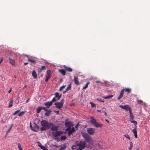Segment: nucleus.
Listing matches in <instances>:
<instances>
[{
  "mask_svg": "<svg viewBox=\"0 0 150 150\" xmlns=\"http://www.w3.org/2000/svg\"><path fill=\"white\" fill-rule=\"evenodd\" d=\"M81 134L86 142H88L91 145L94 144V141L91 136L89 135L87 133L83 132H81Z\"/></svg>",
  "mask_w": 150,
  "mask_h": 150,
  "instance_id": "nucleus-1",
  "label": "nucleus"
},
{
  "mask_svg": "<svg viewBox=\"0 0 150 150\" xmlns=\"http://www.w3.org/2000/svg\"><path fill=\"white\" fill-rule=\"evenodd\" d=\"M51 122H48L45 120H42L40 123L42 127L40 128L42 131L50 129V125Z\"/></svg>",
  "mask_w": 150,
  "mask_h": 150,
  "instance_id": "nucleus-2",
  "label": "nucleus"
},
{
  "mask_svg": "<svg viewBox=\"0 0 150 150\" xmlns=\"http://www.w3.org/2000/svg\"><path fill=\"white\" fill-rule=\"evenodd\" d=\"M91 120H90V122L91 123L94 125L96 127L98 128L100 127L101 128L103 126V125L102 124H99L96 122V120L92 117H91Z\"/></svg>",
  "mask_w": 150,
  "mask_h": 150,
  "instance_id": "nucleus-3",
  "label": "nucleus"
},
{
  "mask_svg": "<svg viewBox=\"0 0 150 150\" xmlns=\"http://www.w3.org/2000/svg\"><path fill=\"white\" fill-rule=\"evenodd\" d=\"M85 144L86 142H85L81 141L77 143V145L79 147L77 150H82L85 147Z\"/></svg>",
  "mask_w": 150,
  "mask_h": 150,
  "instance_id": "nucleus-4",
  "label": "nucleus"
},
{
  "mask_svg": "<svg viewBox=\"0 0 150 150\" xmlns=\"http://www.w3.org/2000/svg\"><path fill=\"white\" fill-rule=\"evenodd\" d=\"M64 102V99H62L60 102L55 103L54 105H56V107L59 109H60L63 106Z\"/></svg>",
  "mask_w": 150,
  "mask_h": 150,
  "instance_id": "nucleus-5",
  "label": "nucleus"
},
{
  "mask_svg": "<svg viewBox=\"0 0 150 150\" xmlns=\"http://www.w3.org/2000/svg\"><path fill=\"white\" fill-rule=\"evenodd\" d=\"M119 107L122 109H125L126 111H129V112L132 111V109L128 105H120Z\"/></svg>",
  "mask_w": 150,
  "mask_h": 150,
  "instance_id": "nucleus-6",
  "label": "nucleus"
},
{
  "mask_svg": "<svg viewBox=\"0 0 150 150\" xmlns=\"http://www.w3.org/2000/svg\"><path fill=\"white\" fill-rule=\"evenodd\" d=\"M96 129L92 128H88L87 129V132L88 134L91 135L94 134L95 132Z\"/></svg>",
  "mask_w": 150,
  "mask_h": 150,
  "instance_id": "nucleus-7",
  "label": "nucleus"
},
{
  "mask_svg": "<svg viewBox=\"0 0 150 150\" xmlns=\"http://www.w3.org/2000/svg\"><path fill=\"white\" fill-rule=\"evenodd\" d=\"M63 132L62 131H57V130L56 131H52V135L54 137H57L58 136H59Z\"/></svg>",
  "mask_w": 150,
  "mask_h": 150,
  "instance_id": "nucleus-8",
  "label": "nucleus"
},
{
  "mask_svg": "<svg viewBox=\"0 0 150 150\" xmlns=\"http://www.w3.org/2000/svg\"><path fill=\"white\" fill-rule=\"evenodd\" d=\"M66 131L68 132V134L70 135L72 132H74L75 129L74 127L71 128V126H69L66 129Z\"/></svg>",
  "mask_w": 150,
  "mask_h": 150,
  "instance_id": "nucleus-9",
  "label": "nucleus"
},
{
  "mask_svg": "<svg viewBox=\"0 0 150 150\" xmlns=\"http://www.w3.org/2000/svg\"><path fill=\"white\" fill-rule=\"evenodd\" d=\"M51 71L50 70H47V71L46 78L45 80V81L47 82L48 80L51 78Z\"/></svg>",
  "mask_w": 150,
  "mask_h": 150,
  "instance_id": "nucleus-10",
  "label": "nucleus"
},
{
  "mask_svg": "<svg viewBox=\"0 0 150 150\" xmlns=\"http://www.w3.org/2000/svg\"><path fill=\"white\" fill-rule=\"evenodd\" d=\"M50 128L52 131H57V130L58 127L54 125L52 123H50Z\"/></svg>",
  "mask_w": 150,
  "mask_h": 150,
  "instance_id": "nucleus-11",
  "label": "nucleus"
},
{
  "mask_svg": "<svg viewBox=\"0 0 150 150\" xmlns=\"http://www.w3.org/2000/svg\"><path fill=\"white\" fill-rule=\"evenodd\" d=\"M124 90H125V89L123 88L121 90V91L120 92V94L117 98V99L118 100H120L123 97L124 91Z\"/></svg>",
  "mask_w": 150,
  "mask_h": 150,
  "instance_id": "nucleus-12",
  "label": "nucleus"
},
{
  "mask_svg": "<svg viewBox=\"0 0 150 150\" xmlns=\"http://www.w3.org/2000/svg\"><path fill=\"white\" fill-rule=\"evenodd\" d=\"M74 81L75 84L76 85H79V84L77 77L74 76Z\"/></svg>",
  "mask_w": 150,
  "mask_h": 150,
  "instance_id": "nucleus-13",
  "label": "nucleus"
},
{
  "mask_svg": "<svg viewBox=\"0 0 150 150\" xmlns=\"http://www.w3.org/2000/svg\"><path fill=\"white\" fill-rule=\"evenodd\" d=\"M63 67L67 71L69 72H71L72 71V69L70 67H67L66 65H64Z\"/></svg>",
  "mask_w": 150,
  "mask_h": 150,
  "instance_id": "nucleus-14",
  "label": "nucleus"
},
{
  "mask_svg": "<svg viewBox=\"0 0 150 150\" xmlns=\"http://www.w3.org/2000/svg\"><path fill=\"white\" fill-rule=\"evenodd\" d=\"M44 104L47 108H49L50 106H51L52 105V102L50 101L47 102H45L44 103Z\"/></svg>",
  "mask_w": 150,
  "mask_h": 150,
  "instance_id": "nucleus-15",
  "label": "nucleus"
},
{
  "mask_svg": "<svg viewBox=\"0 0 150 150\" xmlns=\"http://www.w3.org/2000/svg\"><path fill=\"white\" fill-rule=\"evenodd\" d=\"M132 132L134 134V137L136 138H137V132L136 130V128H134L133 129L132 131Z\"/></svg>",
  "mask_w": 150,
  "mask_h": 150,
  "instance_id": "nucleus-16",
  "label": "nucleus"
},
{
  "mask_svg": "<svg viewBox=\"0 0 150 150\" xmlns=\"http://www.w3.org/2000/svg\"><path fill=\"white\" fill-rule=\"evenodd\" d=\"M55 97L58 98L57 100H59L61 97V95H59V93L58 92H56L55 93Z\"/></svg>",
  "mask_w": 150,
  "mask_h": 150,
  "instance_id": "nucleus-17",
  "label": "nucleus"
},
{
  "mask_svg": "<svg viewBox=\"0 0 150 150\" xmlns=\"http://www.w3.org/2000/svg\"><path fill=\"white\" fill-rule=\"evenodd\" d=\"M32 75V76L34 78L36 79L37 78V75L35 70H34L33 71Z\"/></svg>",
  "mask_w": 150,
  "mask_h": 150,
  "instance_id": "nucleus-18",
  "label": "nucleus"
},
{
  "mask_svg": "<svg viewBox=\"0 0 150 150\" xmlns=\"http://www.w3.org/2000/svg\"><path fill=\"white\" fill-rule=\"evenodd\" d=\"M9 59L10 61V63L13 65H14L15 64V61L14 60L9 57Z\"/></svg>",
  "mask_w": 150,
  "mask_h": 150,
  "instance_id": "nucleus-19",
  "label": "nucleus"
},
{
  "mask_svg": "<svg viewBox=\"0 0 150 150\" xmlns=\"http://www.w3.org/2000/svg\"><path fill=\"white\" fill-rule=\"evenodd\" d=\"M47 112L45 113V115L47 116H49L50 115V113L51 112V110H48V111H47Z\"/></svg>",
  "mask_w": 150,
  "mask_h": 150,
  "instance_id": "nucleus-20",
  "label": "nucleus"
},
{
  "mask_svg": "<svg viewBox=\"0 0 150 150\" xmlns=\"http://www.w3.org/2000/svg\"><path fill=\"white\" fill-rule=\"evenodd\" d=\"M42 110L41 106H39L36 109V112L37 113H39Z\"/></svg>",
  "mask_w": 150,
  "mask_h": 150,
  "instance_id": "nucleus-21",
  "label": "nucleus"
},
{
  "mask_svg": "<svg viewBox=\"0 0 150 150\" xmlns=\"http://www.w3.org/2000/svg\"><path fill=\"white\" fill-rule=\"evenodd\" d=\"M59 71L64 76L66 75L65 71L63 69H59Z\"/></svg>",
  "mask_w": 150,
  "mask_h": 150,
  "instance_id": "nucleus-22",
  "label": "nucleus"
},
{
  "mask_svg": "<svg viewBox=\"0 0 150 150\" xmlns=\"http://www.w3.org/2000/svg\"><path fill=\"white\" fill-rule=\"evenodd\" d=\"M130 114L129 117H130V120H133L134 118V115L132 113V111L130 112H129Z\"/></svg>",
  "mask_w": 150,
  "mask_h": 150,
  "instance_id": "nucleus-23",
  "label": "nucleus"
},
{
  "mask_svg": "<svg viewBox=\"0 0 150 150\" xmlns=\"http://www.w3.org/2000/svg\"><path fill=\"white\" fill-rule=\"evenodd\" d=\"M113 96L112 95L107 96H104L103 97V98L107 99H108L109 98H112Z\"/></svg>",
  "mask_w": 150,
  "mask_h": 150,
  "instance_id": "nucleus-24",
  "label": "nucleus"
},
{
  "mask_svg": "<svg viewBox=\"0 0 150 150\" xmlns=\"http://www.w3.org/2000/svg\"><path fill=\"white\" fill-rule=\"evenodd\" d=\"M71 84L70 83L67 86V88L66 89V91H68L69 90L71 89Z\"/></svg>",
  "mask_w": 150,
  "mask_h": 150,
  "instance_id": "nucleus-25",
  "label": "nucleus"
},
{
  "mask_svg": "<svg viewBox=\"0 0 150 150\" xmlns=\"http://www.w3.org/2000/svg\"><path fill=\"white\" fill-rule=\"evenodd\" d=\"M130 121L131 122L133 123L135 126H136L137 124V122L136 121L133 120H130Z\"/></svg>",
  "mask_w": 150,
  "mask_h": 150,
  "instance_id": "nucleus-26",
  "label": "nucleus"
},
{
  "mask_svg": "<svg viewBox=\"0 0 150 150\" xmlns=\"http://www.w3.org/2000/svg\"><path fill=\"white\" fill-rule=\"evenodd\" d=\"M38 146H39L40 147L41 149H44V146L42 145V144L38 142Z\"/></svg>",
  "mask_w": 150,
  "mask_h": 150,
  "instance_id": "nucleus-27",
  "label": "nucleus"
},
{
  "mask_svg": "<svg viewBox=\"0 0 150 150\" xmlns=\"http://www.w3.org/2000/svg\"><path fill=\"white\" fill-rule=\"evenodd\" d=\"M13 102L12 100H11L9 103V105L8 107L9 108L11 107L13 105Z\"/></svg>",
  "mask_w": 150,
  "mask_h": 150,
  "instance_id": "nucleus-28",
  "label": "nucleus"
},
{
  "mask_svg": "<svg viewBox=\"0 0 150 150\" xmlns=\"http://www.w3.org/2000/svg\"><path fill=\"white\" fill-rule=\"evenodd\" d=\"M45 69V66H42L41 67V68L39 70V71L41 72L42 71Z\"/></svg>",
  "mask_w": 150,
  "mask_h": 150,
  "instance_id": "nucleus-29",
  "label": "nucleus"
},
{
  "mask_svg": "<svg viewBox=\"0 0 150 150\" xmlns=\"http://www.w3.org/2000/svg\"><path fill=\"white\" fill-rule=\"evenodd\" d=\"M90 83V82H88L86 84L85 86H84L83 88V89H85L88 86V85Z\"/></svg>",
  "mask_w": 150,
  "mask_h": 150,
  "instance_id": "nucleus-30",
  "label": "nucleus"
},
{
  "mask_svg": "<svg viewBox=\"0 0 150 150\" xmlns=\"http://www.w3.org/2000/svg\"><path fill=\"white\" fill-rule=\"evenodd\" d=\"M18 145L19 150H23L22 148L21 147V145L19 143H18Z\"/></svg>",
  "mask_w": 150,
  "mask_h": 150,
  "instance_id": "nucleus-31",
  "label": "nucleus"
},
{
  "mask_svg": "<svg viewBox=\"0 0 150 150\" xmlns=\"http://www.w3.org/2000/svg\"><path fill=\"white\" fill-rule=\"evenodd\" d=\"M30 128L31 129L34 131H36V130L35 129V128L34 127H33L32 126L31 123V122L30 123Z\"/></svg>",
  "mask_w": 150,
  "mask_h": 150,
  "instance_id": "nucleus-32",
  "label": "nucleus"
},
{
  "mask_svg": "<svg viewBox=\"0 0 150 150\" xmlns=\"http://www.w3.org/2000/svg\"><path fill=\"white\" fill-rule=\"evenodd\" d=\"M67 137L65 136H62L60 137V139L61 140H65Z\"/></svg>",
  "mask_w": 150,
  "mask_h": 150,
  "instance_id": "nucleus-33",
  "label": "nucleus"
},
{
  "mask_svg": "<svg viewBox=\"0 0 150 150\" xmlns=\"http://www.w3.org/2000/svg\"><path fill=\"white\" fill-rule=\"evenodd\" d=\"M28 61L34 64L35 63V61L33 59H28Z\"/></svg>",
  "mask_w": 150,
  "mask_h": 150,
  "instance_id": "nucleus-34",
  "label": "nucleus"
},
{
  "mask_svg": "<svg viewBox=\"0 0 150 150\" xmlns=\"http://www.w3.org/2000/svg\"><path fill=\"white\" fill-rule=\"evenodd\" d=\"M125 91L126 92L129 93L131 91V89L129 88H126Z\"/></svg>",
  "mask_w": 150,
  "mask_h": 150,
  "instance_id": "nucleus-35",
  "label": "nucleus"
},
{
  "mask_svg": "<svg viewBox=\"0 0 150 150\" xmlns=\"http://www.w3.org/2000/svg\"><path fill=\"white\" fill-rule=\"evenodd\" d=\"M34 127H34L35 128V129H39V126L38 125H36V124H34Z\"/></svg>",
  "mask_w": 150,
  "mask_h": 150,
  "instance_id": "nucleus-36",
  "label": "nucleus"
},
{
  "mask_svg": "<svg viewBox=\"0 0 150 150\" xmlns=\"http://www.w3.org/2000/svg\"><path fill=\"white\" fill-rule=\"evenodd\" d=\"M133 146V144L132 142H130V146L129 148V150H131Z\"/></svg>",
  "mask_w": 150,
  "mask_h": 150,
  "instance_id": "nucleus-37",
  "label": "nucleus"
},
{
  "mask_svg": "<svg viewBox=\"0 0 150 150\" xmlns=\"http://www.w3.org/2000/svg\"><path fill=\"white\" fill-rule=\"evenodd\" d=\"M24 111L21 112L18 114V115L19 116H21L24 114Z\"/></svg>",
  "mask_w": 150,
  "mask_h": 150,
  "instance_id": "nucleus-38",
  "label": "nucleus"
},
{
  "mask_svg": "<svg viewBox=\"0 0 150 150\" xmlns=\"http://www.w3.org/2000/svg\"><path fill=\"white\" fill-rule=\"evenodd\" d=\"M96 100L99 101H100V102H102L103 103H104L105 102L104 100H101L100 98H97L96 99Z\"/></svg>",
  "mask_w": 150,
  "mask_h": 150,
  "instance_id": "nucleus-39",
  "label": "nucleus"
},
{
  "mask_svg": "<svg viewBox=\"0 0 150 150\" xmlns=\"http://www.w3.org/2000/svg\"><path fill=\"white\" fill-rule=\"evenodd\" d=\"M65 85H63L61 86L59 89V91H61L63 88H65Z\"/></svg>",
  "mask_w": 150,
  "mask_h": 150,
  "instance_id": "nucleus-40",
  "label": "nucleus"
},
{
  "mask_svg": "<svg viewBox=\"0 0 150 150\" xmlns=\"http://www.w3.org/2000/svg\"><path fill=\"white\" fill-rule=\"evenodd\" d=\"M137 101L138 103L140 104L143 103V101L141 100H139L138 99L137 100Z\"/></svg>",
  "mask_w": 150,
  "mask_h": 150,
  "instance_id": "nucleus-41",
  "label": "nucleus"
},
{
  "mask_svg": "<svg viewBox=\"0 0 150 150\" xmlns=\"http://www.w3.org/2000/svg\"><path fill=\"white\" fill-rule=\"evenodd\" d=\"M125 136L127 138H128L129 139H130L129 135L127 134H125Z\"/></svg>",
  "mask_w": 150,
  "mask_h": 150,
  "instance_id": "nucleus-42",
  "label": "nucleus"
},
{
  "mask_svg": "<svg viewBox=\"0 0 150 150\" xmlns=\"http://www.w3.org/2000/svg\"><path fill=\"white\" fill-rule=\"evenodd\" d=\"M90 104H91V107L92 108H93L94 107H95L96 106V105L95 104H94L92 102H91L90 103Z\"/></svg>",
  "mask_w": 150,
  "mask_h": 150,
  "instance_id": "nucleus-43",
  "label": "nucleus"
},
{
  "mask_svg": "<svg viewBox=\"0 0 150 150\" xmlns=\"http://www.w3.org/2000/svg\"><path fill=\"white\" fill-rule=\"evenodd\" d=\"M20 111V110H18L16 111L13 114V115H15L18 112H19Z\"/></svg>",
  "mask_w": 150,
  "mask_h": 150,
  "instance_id": "nucleus-44",
  "label": "nucleus"
},
{
  "mask_svg": "<svg viewBox=\"0 0 150 150\" xmlns=\"http://www.w3.org/2000/svg\"><path fill=\"white\" fill-rule=\"evenodd\" d=\"M42 110L43 109L46 111H48V110H47L45 107H42Z\"/></svg>",
  "mask_w": 150,
  "mask_h": 150,
  "instance_id": "nucleus-45",
  "label": "nucleus"
},
{
  "mask_svg": "<svg viewBox=\"0 0 150 150\" xmlns=\"http://www.w3.org/2000/svg\"><path fill=\"white\" fill-rule=\"evenodd\" d=\"M56 101V100H55V98H54L52 99V101H51V102H52V103L54 102H55Z\"/></svg>",
  "mask_w": 150,
  "mask_h": 150,
  "instance_id": "nucleus-46",
  "label": "nucleus"
},
{
  "mask_svg": "<svg viewBox=\"0 0 150 150\" xmlns=\"http://www.w3.org/2000/svg\"><path fill=\"white\" fill-rule=\"evenodd\" d=\"M65 148L64 147H62L59 150H64Z\"/></svg>",
  "mask_w": 150,
  "mask_h": 150,
  "instance_id": "nucleus-47",
  "label": "nucleus"
},
{
  "mask_svg": "<svg viewBox=\"0 0 150 150\" xmlns=\"http://www.w3.org/2000/svg\"><path fill=\"white\" fill-rule=\"evenodd\" d=\"M12 89V88H11L10 90L8 91V93H10V92L11 91Z\"/></svg>",
  "mask_w": 150,
  "mask_h": 150,
  "instance_id": "nucleus-48",
  "label": "nucleus"
},
{
  "mask_svg": "<svg viewBox=\"0 0 150 150\" xmlns=\"http://www.w3.org/2000/svg\"><path fill=\"white\" fill-rule=\"evenodd\" d=\"M76 146V145H74V146H72V149H75V148L74 147H75Z\"/></svg>",
  "mask_w": 150,
  "mask_h": 150,
  "instance_id": "nucleus-49",
  "label": "nucleus"
},
{
  "mask_svg": "<svg viewBox=\"0 0 150 150\" xmlns=\"http://www.w3.org/2000/svg\"><path fill=\"white\" fill-rule=\"evenodd\" d=\"M96 83H101V82L100 81H99L97 80L96 81Z\"/></svg>",
  "mask_w": 150,
  "mask_h": 150,
  "instance_id": "nucleus-50",
  "label": "nucleus"
},
{
  "mask_svg": "<svg viewBox=\"0 0 150 150\" xmlns=\"http://www.w3.org/2000/svg\"><path fill=\"white\" fill-rule=\"evenodd\" d=\"M69 122H67L66 123V125L67 126V125H69Z\"/></svg>",
  "mask_w": 150,
  "mask_h": 150,
  "instance_id": "nucleus-51",
  "label": "nucleus"
},
{
  "mask_svg": "<svg viewBox=\"0 0 150 150\" xmlns=\"http://www.w3.org/2000/svg\"><path fill=\"white\" fill-rule=\"evenodd\" d=\"M67 91H66V89H65V90L63 92V93L64 94Z\"/></svg>",
  "mask_w": 150,
  "mask_h": 150,
  "instance_id": "nucleus-52",
  "label": "nucleus"
},
{
  "mask_svg": "<svg viewBox=\"0 0 150 150\" xmlns=\"http://www.w3.org/2000/svg\"><path fill=\"white\" fill-rule=\"evenodd\" d=\"M28 64V62H25V63H24V64L25 65H26L27 64Z\"/></svg>",
  "mask_w": 150,
  "mask_h": 150,
  "instance_id": "nucleus-53",
  "label": "nucleus"
},
{
  "mask_svg": "<svg viewBox=\"0 0 150 150\" xmlns=\"http://www.w3.org/2000/svg\"><path fill=\"white\" fill-rule=\"evenodd\" d=\"M29 99H27V100L26 101V103H28L29 102Z\"/></svg>",
  "mask_w": 150,
  "mask_h": 150,
  "instance_id": "nucleus-54",
  "label": "nucleus"
},
{
  "mask_svg": "<svg viewBox=\"0 0 150 150\" xmlns=\"http://www.w3.org/2000/svg\"><path fill=\"white\" fill-rule=\"evenodd\" d=\"M104 113H105V116H106L107 115V113H106V112H105V111H104Z\"/></svg>",
  "mask_w": 150,
  "mask_h": 150,
  "instance_id": "nucleus-55",
  "label": "nucleus"
},
{
  "mask_svg": "<svg viewBox=\"0 0 150 150\" xmlns=\"http://www.w3.org/2000/svg\"><path fill=\"white\" fill-rule=\"evenodd\" d=\"M59 112V111H55V112L57 113L58 114Z\"/></svg>",
  "mask_w": 150,
  "mask_h": 150,
  "instance_id": "nucleus-56",
  "label": "nucleus"
},
{
  "mask_svg": "<svg viewBox=\"0 0 150 150\" xmlns=\"http://www.w3.org/2000/svg\"><path fill=\"white\" fill-rule=\"evenodd\" d=\"M3 61V59H1V61H0V64H1V63Z\"/></svg>",
  "mask_w": 150,
  "mask_h": 150,
  "instance_id": "nucleus-57",
  "label": "nucleus"
},
{
  "mask_svg": "<svg viewBox=\"0 0 150 150\" xmlns=\"http://www.w3.org/2000/svg\"><path fill=\"white\" fill-rule=\"evenodd\" d=\"M97 111L98 112H101V110H97Z\"/></svg>",
  "mask_w": 150,
  "mask_h": 150,
  "instance_id": "nucleus-58",
  "label": "nucleus"
},
{
  "mask_svg": "<svg viewBox=\"0 0 150 150\" xmlns=\"http://www.w3.org/2000/svg\"><path fill=\"white\" fill-rule=\"evenodd\" d=\"M12 128V127H11L10 129H9L8 130V131H9L11 129V128Z\"/></svg>",
  "mask_w": 150,
  "mask_h": 150,
  "instance_id": "nucleus-59",
  "label": "nucleus"
},
{
  "mask_svg": "<svg viewBox=\"0 0 150 150\" xmlns=\"http://www.w3.org/2000/svg\"><path fill=\"white\" fill-rule=\"evenodd\" d=\"M106 120V121L107 122H108V123H109V121H108V120Z\"/></svg>",
  "mask_w": 150,
  "mask_h": 150,
  "instance_id": "nucleus-60",
  "label": "nucleus"
},
{
  "mask_svg": "<svg viewBox=\"0 0 150 150\" xmlns=\"http://www.w3.org/2000/svg\"><path fill=\"white\" fill-rule=\"evenodd\" d=\"M43 76V74H42V75H41V77H42Z\"/></svg>",
  "mask_w": 150,
  "mask_h": 150,
  "instance_id": "nucleus-61",
  "label": "nucleus"
},
{
  "mask_svg": "<svg viewBox=\"0 0 150 150\" xmlns=\"http://www.w3.org/2000/svg\"><path fill=\"white\" fill-rule=\"evenodd\" d=\"M25 87H26V86H24V87H23V88H25Z\"/></svg>",
  "mask_w": 150,
  "mask_h": 150,
  "instance_id": "nucleus-62",
  "label": "nucleus"
},
{
  "mask_svg": "<svg viewBox=\"0 0 150 150\" xmlns=\"http://www.w3.org/2000/svg\"><path fill=\"white\" fill-rule=\"evenodd\" d=\"M77 127V125H76L75 126L76 127Z\"/></svg>",
  "mask_w": 150,
  "mask_h": 150,
  "instance_id": "nucleus-63",
  "label": "nucleus"
},
{
  "mask_svg": "<svg viewBox=\"0 0 150 150\" xmlns=\"http://www.w3.org/2000/svg\"><path fill=\"white\" fill-rule=\"evenodd\" d=\"M139 150V149H137L136 150Z\"/></svg>",
  "mask_w": 150,
  "mask_h": 150,
  "instance_id": "nucleus-64",
  "label": "nucleus"
}]
</instances>
